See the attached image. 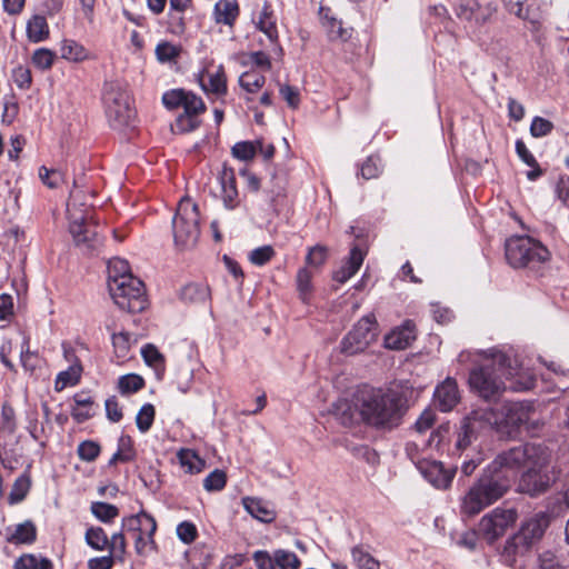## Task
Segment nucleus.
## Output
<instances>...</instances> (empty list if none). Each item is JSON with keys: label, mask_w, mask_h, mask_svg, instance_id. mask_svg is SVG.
<instances>
[{"label": "nucleus", "mask_w": 569, "mask_h": 569, "mask_svg": "<svg viewBox=\"0 0 569 569\" xmlns=\"http://www.w3.org/2000/svg\"><path fill=\"white\" fill-rule=\"evenodd\" d=\"M407 411L408 401L401 392L370 388L358 391L353 403H346L340 418L343 425L362 421L378 431L390 432L401 426Z\"/></svg>", "instance_id": "f257e3e1"}, {"label": "nucleus", "mask_w": 569, "mask_h": 569, "mask_svg": "<svg viewBox=\"0 0 569 569\" xmlns=\"http://www.w3.org/2000/svg\"><path fill=\"white\" fill-rule=\"evenodd\" d=\"M508 388L525 391L533 388V376L518 366L517 359L495 350L486 353L469 373V385L481 398L495 400Z\"/></svg>", "instance_id": "f03ea898"}, {"label": "nucleus", "mask_w": 569, "mask_h": 569, "mask_svg": "<svg viewBox=\"0 0 569 569\" xmlns=\"http://www.w3.org/2000/svg\"><path fill=\"white\" fill-rule=\"evenodd\" d=\"M492 409H476L465 416L452 433L453 443L448 448V455L465 460L461 472L470 476L481 465L486 455L482 449V439L492 429Z\"/></svg>", "instance_id": "7ed1b4c3"}, {"label": "nucleus", "mask_w": 569, "mask_h": 569, "mask_svg": "<svg viewBox=\"0 0 569 569\" xmlns=\"http://www.w3.org/2000/svg\"><path fill=\"white\" fill-rule=\"evenodd\" d=\"M549 526L550 517L542 511L522 521L519 530L506 540L500 553L502 562L516 569L522 568Z\"/></svg>", "instance_id": "20e7f679"}, {"label": "nucleus", "mask_w": 569, "mask_h": 569, "mask_svg": "<svg viewBox=\"0 0 569 569\" xmlns=\"http://www.w3.org/2000/svg\"><path fill=\"white\" fill-rule=\"evenodd\" d=\"M509 489L506 477L496 476L485 468L481 476L461 497L460 513L468 518L475 517L500 500Z\"/></svg>", "instance_id": "39448f33"}, {"label": "nucleus", "mask_w": 569, "mask_h": 569, "mask_svg": "<svg viewBox=\"0 0 569 569\" xmlns=\"http://www.w3.org/2000/svg\"><path fill=\"white\" fill-rule=\"evenodd\" d=\"M200 213L198 206L189 198L180 200L177 212L172 219L174 244L179 250L196 247L200 236Z\"/></svg>", "instance_id": "423d86ee"}, {"label": "nucleus", "mask_w": 569, "mask_h": 569, "mask_svg": "<svg viewBox=\"0 0 569 569\" xmlns=\"http://www.w3.org/2000/svg\"><path fill=\"white\" fill-rule=\"evenodd\" d=\"M549 258L547 247L530 237H512L506 241V259L512 268H535Z\"/></svg>", "instance_id": "0eeeda50"}, {"label": "nucleus", "mask_w": 569, "mask_h": 569, "mask_svg": "<svg viewBox=\"0 0 569 569\" xmlns=\"http://www.w3.org/2000/svg\"><path fill=\"white\" fill-rule=\"evenodd\" d=\"M114 303L127 312H142L148 306L143 282L134 276H122L108 281Z\"/></svg>", "instance_id": "6e6552de"}, {"label": "nucleus", "mask_w": 569, "mask_h": 569, "mask_svg": "<svg viewBox=\"0 0 569 569\" xmlns=\"http://www.w3.org/2000/svg\"><path fill=\"white\" fill-rule=\"evenodd\" d=\"M103 103L109 123L116 129L129 126L136 117L130 94L119 82L106 83Z\"/></svg>", "instance_id": "1a4fd4ad"}, {"label": "nucleus", "mask_w": 569, "mask_h": 569, "mask_svg": "<svg viewBox=\"0 0 569 569\" xmlns=\"http://www.w3.org/2000/svg\"><path fill=\"white\" fill-rule=\"evenodd\" d=\"M540 449L535 445H522L510 448L496 456V458L486 467L488 471L496 476H503L508 479L511 487L518 471L531 462L538 456Z\"/></svg>", "instance_id": "9d476101"}, {"label": "nucleus", "mask_w": 569, "mask_h": 569, "mask_svg": "<svg viewBox=\"0 0 569 569\" xmlns=\"http://www.w3.org/2000/svg\"><path fill=\"white\" fill-rule=\"evenodd\" d=\"M553 482V471L549 468L546 458L540 457L538 452V456L528 465V469L520 476L518 491L535 498L548 491Z\"/></svg>", "instance_id": "9b49d317"}, {"label": "nucleus", "mask_w": 569, "mask_h": 569, "mask_svg": "<svg viewBox=\"0 0 569 569\" xmlns=\"http://www.w3.org/2000/svg\"><path fill=\"white\" fill-rule=\"evenodd\" d=\"M531 405L527 402H506L501 406L500 416L493 411L492 428L501 437H513L519 427L527 423L532 413Z\"/></svg>", "instance_id": "f8f14e48"}, {"label": "nucleus", "mask_w": 569, "mask_h": 569, "mask_svg": "<svg viewBox=\"0 0 569 569\" xmlns=\"http://www.w3.org/2000/svg\"><path fill=\"white\" fill-rule=\"evenodd\" d=\"M377 339V321L373 315L362 317L340 343L341 352L356 355L365 351Z\"/></svg>", "instance_id": "ddd939ff"}, {"label": "nucleus", "mask_w": 569, "mask_h": 569, "mask_svg": "<svg viewBox=\"0 0 569 569\" xmlns=\"http://www.w3.org/2000/svg\"><path fill=\"white\" fill-rule=\"evenodd\" d=\"M69 212V231L77 247L82 251L92 253L98 251L103 243V239L98 231V226L88 221V217L76 216L68 204Z\"/></svg>", "instance_id": "4468645a"}, {"label": "nucleus", "mask_w": 569, "mask_h": 569, "mask_svg": "<svg viewBox=\"0 0 569 569\" xmlns=\"http://www.w3.org/2000/svg\"><path fill=\"white\" fill-rule=\"evenodd\" d=\"M517 518L518 513L513 508H495L480 519L479 533L486 541L492 543L505 535L507 529L517 521Z\"/></svg>", "instance_id": "2eb2a0df"}, {"label": "nucleus", "mask_w": 569, "mask_h": 569, "mask_svg": "<svg viewBox=\"0 0 569 569\" xmlns=\"http://www.w3.org/2000/svg\"><path fill=\"white\" fill-rule=\"evenodd\" d=\"M497 12V6L492 2L481 4L478 0H459L455 6L458 19L475 27L488 23Z\"/></svg>", "instance_id": "dca6fc26"}, {"label": "nucleus", "mask_w": 569, "mask_h": 569, "mask_svg": "<svg viewBox=\"0 0 569 569\" xmlns=\"http://www.w3.org/2000/svg\"><path fill=\"white\" fill-rule=\"evenodd\" d=\"M422 477L437 489H447L455 477L456 468L446 469L442 462L428 459L418 469Z\"/></svg>", "instance_id": "f3484780"}, {"label": "nucleus", "mask_w": 569, "mask_h": 569, "mask_svg": "<svg viewBox=\"0 0 569 569\" xmlns=\"http://www.w3.org/2000/svg\"><path fill=\"white\" fill-rule=\"evenodd\" d=\"M415 340L416 325L412 320H406L385 337V346L392 350H403Z\"/></svg>", "instance_id": "a211bd4d"}, {"label": "nucleus", "mask_w": 569, "mask_h": 569, "mask_svg": "<svg viewBox=\"0 0 569 569\" xmlns=\"http://www.w3.org/2000/svg\"><path fill=\"white\" fill-rule=\"evenodd\" d=\"M460 396L456 380L447 378L441 385L436 388L435 403L438 408L448 412L451 411L459 402Z\"/></svg>", "instance_id": "6ab92c4d"}, {"label": "nucleus", "mask_w": 569, "mask_h": 569, "mask_svg": "<svg viewBox=\"0 0 569 569\" xmlns=\"http://www.w3.org/2000/svg\"><path fill=\"white\" fill-rule=\"evenodd\" d=\"M218 180L221 186V199L223 206L229 210L234 209L238 206L239 200L233 169L224 166L219 173Z\"/></svg>", "instance_id": "aec40b11"}, {"label": "nucleus", "mask_w": 569, "mask_h": 569, "mask_svg": "<svg viewBox=\"0 0 569 569\" xmlns=\"http://www.w3.org/2000/svg\"><path fill=\"white\" fill-rule=\"evenodd\" d=\"M503 8L517 18L529 22L532 27L537 28L540 23V16L532 8L533 0H501Z\"/></svg>", "instance_id": "412c9836"}, {"label": "nucleus", "mask_w": 569, "mask_h": 569, "mask_svg": "<svg viewBox=\"0 0 569 569\" xmlns=\"http://www.w3.org/2000/svg\"><path fill=\"white\" fill-rule=\"evenodd\" d=\"M122 527L132 532L154 535L157 522L154 518L146 511H140L134 516L127 517L122 520Z\"/></svg>", "instance_id": "4be33fe9"}, {"label": "nucleus", "mask_w": 569, "mask_h": 569, "mask_svg": "<svg viewBox=\"0 0 569 569\" xmlns=\"http://www.w3.org/2000/svg\"><path fill=\"white\" fill-rule=\"evenodd\" d=\"M363 259V251L358 246L352 247L347 262L333 273V279L340 283L347 282L357 273Z\"/></svg>", "instance_id": "5701e85b"}, {"label": "nucleus", "mask_w": 569, "mask_h": 569, "mask_svg": "<svg viewBox=\"0 0 569 569\" xmlns=\"http://www.w3.org/2000/svg\"><path fill=\"white\" fill-rule=\"evenodd\" d=\"M200 81L202 89L207 92L218 96L227 92V78L222 66H219L214 71H206Z\"/></svg>", "instance_id": "b1692460"}, {"label": "nucleus", "mask_w": 569, "mask_h": 569, "mask_svg": "<svg viewBox=\"0 0 569 569\" xmlns=\"http://www.w3.org/2000/svg\"><path fill=\"white\" fill-rule=\"evenodd\" d=\"M37 539V528L31 521H24L14 527L12 531L8 529L7 541L12 545H31Z\"/></svg>", "instance_id": "393cba45"}, {"label": "nucleus", "mask_w": 569, "mask_h": 569, "mask_svg": "<svg viewBox=\"0 0 569 569\" xmlns=\"http://www.w3.org/2000/svg\"><path fill=\"white\" fill-rule=\"evenodd\" d=\"M452 433L450 425L442 423L430 433L428 440L425 441V446L437 451L448 452V448L452 447L451 441L453 442Z\"/></svg>", "instance_id": "a878e982"}, {"label": "nucleus", "mask_w": 569, "mask_h": 569, "mask_svg": "<svg viewBox=\"0 0 569 569\" xmlns=\"http://www.w3.org/2000/svg\"><path fill=\"white\" fill-rule=\"evenodd\" d=\"M60 54L62 59L77 63L91 58L89 50L73 39H63L61 41Z\"/></svg>", "instance_id": "bb28decb"}, {"label": "nucleus", "mask_w": 569, "mask_h": 569, "mask_svg": "<svg viewBox=\"0 0 569 569\" xmlns=\"http://www.w3.org/2000/svg\"><path fill=\"white\" fill-rule=\"evenodd\" d=\"M73 401L74 407L71 409V416L77 422H84L92 417L93 399L88 392L81 391L76 393Z\"/></svg>", "instance_id": "cd10ccee"}, {"label": "nucleus", "mask_w": 569, "mask_h": 569, "mask_svg": "<svg viewBox=\"0 0 569 569\" xmlns=\"http://www.w3.org/2000/svg\"><path fill=\"white\" fill-rule=\"evenodd\" d=\"M50 31L46 17L32 16L27 22V37L33 43L42 42L49 38Z\"/></svg>", "instance_id": "c85d7f7f"}, {"label": "nucleus", "mask_w": 569, "mask_h": 569, "mask_svg": "<svg viewBox=\"0 0 569 569\" xmlns=\"http://www.w3.org/2000/svg\"><path fill=\"white\" fill-rule=\"evenodd\" d=\"M243 506L253 518L262 522H271L276 518V512L258 498H244Z\"/></svg>", "instance_id": "c756f323"}, {"label": "nucleus", "mask_w": 569, "mask_h": 569, "mask_svg": "<svg viewBox=\"0 0 569 569\" xmlns=\"http://www.w3.org/2000/svg\"><path fill=\"white\" fill-rule=\"evenodd\" d=\"M214 14L218 23L232 26L239 16V6L237 1L220 0L214 6Z\"/></svg>", "instance_id": "7c9ffc66"}, {"label": "nucleus", "mask_w": 569, "mask_h": 569, "mask_svg": "<svg viewBox=\"0 0 569 569\" xmlns=\"http://www.w3.org/2000/svg\"><path fill=\"white\" fill-rule=\"evenodd\" d=\"M83 372L82 365L68 366L63 371H60L54 381V389L61 391L69 386H76L79 383Z\"/></svg>", "instance_id": "2f4dec72"}, {"label": "nucleus", "mask_w": 569, "mask_h": 569, "mask_svg": "<svg viewBox=\"0 0 569 569\" xmlns=\"http://www.w3.org/2000/svg\"><path fill=\"white\" fill-rule=\"evenodd\" d=\"M257 27L269 38L271 42H277L278 30L276 26V19L268 3H264L262 11L260 12Z\"/></svg>", "instance_id": "473e14b6"}, {"label": "nucleus", "mask_w": 569, "mask_h": 569, "mask_svg": "<svg viewBox=\"0 0 569 569\" xmlns=\"http://www.w3.org/2000/svg\"><path fill=\"white\" fill-rule=\"evenodd\" d=\"M13 567L14 569H53V563L48 558L24 553L16 560Z\"/></svg>", "instance_id": "72a5a7b5"}, {"label": "nucleus", "mask_w": 569, "mask_h": 569, "mask_svg": "<svg viewBox=\"0 0 569 569\" xmlns=\"http://www.w3.org/2000/svg\"><path fill=\"white\" fill-rule=\"evenodd\" d=\"M351 557L358 569H380L379 560L372 557L361 545L352 547Z\"/></svg>", "instance_id": "f704fd0d"}, {"label": "nucleus", "mask_w": 569, "mask_h": 569, "mask_svg": "<svg viewBox=\"0 0 569 569\" xmlns=\"http://www.w3.org/2000/svg\"><path fill=\"white\" fill-rule=\"evenodd\" d=\"M20 362L23 369L30 373L39 367L40 358L37 351L30 350V339L24 337L21 343Z\"/></svg>", "instance_id": "c9c22d12"}, {"label": "nucleus", "mask_w": 569, "mask_h": 569, "mask_svg": "<svg viewBox=\"0 0 569 569\" xmlns=\"http://www.w3.org/2000/svg\"><path fill=\"white\" fill-rule=\"evenodd\" d=\"M266 83V77L254 70L243 72L239 77V86L247 93H254L260 90Z\"/></svg>", "instance_id": "e433bc0d"}, {"label": "nucleus", "mask_w": 569, "mask_h": 569, "mask_svg": "<svg viewBox=\"0 0 569 569\" xmlns=\"http://www.w3.org/2000/svg\"><path fill=\"white\" fill-rule=\"evenodd\" d=\"M31 487V480L29 475L23 473L18 477L12 486V489L9 493L8 500L10 505H16L21 502L26 496L28 495Z\"/></svg>", "instance_id": "4c0bfd02"}, {"label": "nucleus", "mask_w": 569, "mask_h": 569, "mask_svg": "<svg viewBox=\"0 0 569 569\" xmlns=\"http://www.w3.org/2000/svg\"><path fill=\"white\" fill-rule=\"evenodd\" d=\"M425 441L426 440L421 443L418 441H409L406 443V455L417 469L422 466V462H426L429 459V455L427 453L429 448L425 446Z\"/></svg>", "instance_id": "58836bf2"}, {"label": "nucleus", "mask_w": 569, "mask_h": 569, "mask_svg": "<svg viewBox=\"0 0 569 569\" xmlns=\"http://www.w3.org/2000/svg\"><path fill=\"white\" fill-rule=\"evenodd\" d=\"M154 53L157 60L161 63L173 62L179 58L181 47L169 41H161L157 44Z\"/></svg>", "instance_id": "ea45409f"}, {"label": "nucleus", "mask_w": 569, "mask_h": 569, "mask_svg": "<svg viewBox=\"0 0 569 569\" xmlns=\"http://www.w3.org/2000/svg\"><path fill=\"white\" fill-rule=\"evenodd\" d=\"M86 542L94 550L102 551L109 545V538L101 527H90L84 535Z\"/></svg>", "instance_id": "a19ab883"}, {"label": "nucleus", "mask_w": 569, "mask_h": 569, "mask_svg": "<svg viewBox=\"0 0 569 569\" xmlns=\"http://www.w3.org/2000/svg\"><path fill=\"white\" fill-rule=\"evenodd\" d=\"M90 510L97 519L104 523L113 521L119 515V509L116 506L101 501L92 502Z\"/></svg>", "instance_id": "79ce46f5"}, {"label": "nucleus", "mask_w": 569, "mask_h": 569, "mask_svg": "<svg viewBox=\"0 0 569 569\" xmlns=\"http://www.w3.org/2000/svg\"><path fill=\"white\" fill-rule=\"evenodd\" d=\"M180 463L182 467H186L188 472L190 473H199L204 468V460H202L194 451L192 450H180L178 453Z\"/></svg>", "instance_id": "37998d69"}, {"label": "nucleus", "mask_w": 569, "mask_h": 569, "mask_svg": "<svg viewBox=\"0 0 569 569\" xmlns=\"http://www.w3.org/2000/svg\"><path fill=\"white\" fill-rule=\"evenodd\" d=\"M143 386V378L136 373L121 376L118 380V389L122 395L134 393L142 389Z\"/></svg>", "instance_id": "c03bdc74"}, {"label": "nucleus", "mask_w": 569, "mask_h": 569, "mask_svg": "<svg viewBox=\"0 0 569 569\" xmlns=\"http://www.w3.org/2000/svg\"><path fill=\"white\" fill-rule=\"evenodd\" d=\"M156 417L154 406L151 403L143 405L136 417V425L140 432L146 433L153 425Z\"/></svg>", "instance_id": "a18cd8bd"}, {"label": "nucleus", "mask_w": 569, "mask_h": 569, "mask_svg": "<svg viewBox=\"0 0 569 569\" xmlns=\"http://www.w3.org/2000/svg\"><path fill=\"white\" fill-rule=\"evenodd\" d=\"M273 555L276 566L280 569H299L301 566L300 559L292 551L278 549L274 550Z\"/></svg>", "instance_id": "49530a36"}, {"label": "nucleus", "mask_w": 569, "mask_h": 569, "mask_svg": "<svg viewBox=\"0 0 569 569\" xmlns=\"http://www.w3.org/2000/svg\"><path fill=\"white\" fill-rule=\"evenodd\" d=\"M312 274L307 268H301L297 273V289L299 291V297L303 302L309 301V297L312 291L311 284Z\"/></svg>", "instance_id": "de8ad7c7"}, {"label": "nucleus", "mask_w": 569, "mask_h": 569, "mask_svg": "<svg viewBox=\"0 0 569 569\" xmlns=\"http://www.w3.org/2000/svg\"><path fill=\"white\" fill-rule=\"evenodd\" d=\"M271 186L268 189V193L270 194V203L274 206L278 198L284 196L286 187H287V178L283 172H276L271 177Z\"/></svg>", "instance_id": "09e8293b"}, {"label": "nucleus", "mask_w": 569, "mask_h": 569, "mask_svg": "<svg viewBox=\"0 0 569 569\" xmlns=\"http://www.w3.org/2000/svg\"><path fill=\"white\" fill-rule=\"evenodd\" d=\"M208 296V288L198 283L187 284L181 291V298L190 302L204 301Z\"/></svg>", "instance_id": "8fccbe9b"}, {"label": "nucleus", "mask_w": 569, "mask_h": 569, "mask_svg": "<svg viewBox=\"0 0 569 569\" xmlns=\"http://www.w3.org/2000/svg\"><path fill=\"white\" fill-rule=\"evenodd\" d=\"M227 475L221 469H214L203 480V488L211 491H220L226 487Z\"/></svg>", "instance_id": "3c124183"}, {"label": "nucleus", "mask_w": 569, "mask_h": 569, "mask_svg": "<svg viewBox=\"0 0 569 569\" xmlns=\"http://www.w3.org/2000/svg\"><path fill=\"white\" fill-rule=\"evenodd\" d=\"M56 53L47 48L37 49L31 61L40 70H49L54 62Z\"/></svg>", "instance_id": "603ef678"}, {"label": "nucleus", "mask_w": 569, "mask_h": 569, "mask_svg": "<svg viewBox=\"0 0 569 569\" xmlns=\"http://www.w3.org/2000/svg\"><path fill=\"white\" fill-rule=\"evenodd\" d=\"M182 108L183 112L193 114L196 117L206 110V106L202 99L189 91L186 92Z\"/></svg>", "instance_id": "864d4df0"}, {"label": "nucleus", "mask_w": 569, "mask_h": 569, "mask_svg": "<svg viewBox=\"0 0 569 569\" xmlns=\"http://www.w3.org/2000/svg\"><path fill=\"white\" fill-rule=\"evenodd\" d=\"M112 345L114 353L119 359L127 358L130 350V335L128 332L113 333Z\"/></svg>", "instance_id": "5fc2aeb1"}, {"label": "nucleus", "mask_w": 569, "mask_h": 569, "mask_svg": "<svg viewBox=\"0 0 569 569\" xmlns=\"http://www.w3.org/2000/svg\"><path fill=\"white\" fill-rule=\"evenodd\" d=\"M548 511L558 517L569 509V497L567 493H557L548 500Z\"/></svg>", "instance_id": "6e6d98bb"}, {"label": "nucleus", "mask_w": 569, "mask_h": 569, "mask_svg": "<svg viewBox=\"0 0 569 569\" xmlns=\"http://www.w3.org/2000/svg\"><path fill=\"white\" fill-rule=\"evenodd\" d=\"M100 446L91 440L82 441L78 446V456L82 461H94L100 455Z\"/></svg>", "instance_id": "4d7b16f0"}, {"label": "nucleus", "mask_w": 569, "mask_h": 569, "mask_svg": "<svg viewBox=\"0 0 569 569\" xmlns=\"http://www.w3.org/2000/svg\"><path fill=\"white\" fill-rule=\"evenodd\" d=\"M257 152L256 142L241 141L232 147V156L237 159L248 161L253 159Z\"/></svg>", "instance_id": "13d9d810"}, {"label": "nucleus", "mask_w": 569, "mask_h": 569, "mask_svg": "<svg viewBox=\"0 0 569 569\" xmlns=\"http://www.w3.org/2000/svg\"><path fill=\"white\" fill-rule=\"evenodd\" d=\"M200 126L198 117L183 112L180 114L174 123V130L179 133H187Z\"/></svg>", "instance_id": "bf43d9fd"}, {"label": "nucleus", "mask_w": 569, "mask_h": 569, "mask_svg": "<svg viewBox=\"0 0 569 569\" xmlns=\"http://www.w3.org/2000/svg\"><path fill=\"white\" fill-rule=\"evenodd\" d=\"M380 172V159L376 156L368 157L360 167V174L366 180L377 178Z\"/></svg>", "instance_id": "052dcab7"}, {"label": "nucleus", "mask_w": 569, "mask_h": 569, "mask_svg": "<svg viewBox=\"0 0 569 569\" xmlns=\"http://www.w3.org/2000/svg\"><path fill=\"white\" fill-rule=\"evenodd\" d=\"M274 253L276 252L271 246H262L253 249L249 253V260L254 266H263L272 259Z\"/></svg>", "instance_id": "680f3d73"}, {"label": "nucleus", "mask_w": 569, "mask_h": 569, "mask_svg": "<svg viewBox=\"0 0 569 569\" xmlns=\"http://www.w3.org/2000/svg\"><path fill=\"white\" fill-rule=\"evenodd\" d=\"M154 535L137 533L134 538V549L138 555L147 556L156 550Z\"/></svg>", "instance_id": "e2e57ef3"}, {"label": "nucleus", "mask_w": 569, "mask_h": 569, "mask_svg": "<svg viewBox=\"0 0 569 569\" xmlns=\"http://www.w3.org/2000/svg\"><path fill=\"white\" fill-rule=\"evenodd\" d=\"M436 422V412L435 410L428 408L425 409L417 421L415 422L413 429L422 435L427 430L431 429L432 426Z\"/></svg>", "instance_id": "0e129e2a"}, {"label": "nucleus", "mask_w": 569, "mask_h": 569, "mask_svg": "<svg viewBox=\"0 0 569 569\" xmlns=\"http://www.w3.org/2000/svg\"><path fill=\"white\" fill-rule=\"evenodd\" d=\"M113 558L121 559L126 553L127 542L122 532H117L111 536L109 539V545L107 547Z\"/></svg>", "instance_id": "69168bd1"}, {"label": "nucleus", "mask_w": 569, "mask_h": 569, "mask_svg": "<svg viewBox=\"0 0 569 569\" xmlns=\"http://www.w3.org/2000/svg\"><path fill=\"white\" fill-rule=\"evenodd\" d=\"M108 274H109V280L108 281H112V280H114L117 278H120L122 276H133L130 272V268H129L128 262L126 260H122V259H114V260H111L109 262Z\"/></svg>", "instance_id": "338daca9"}, {"label": "nucleus", "mask_w": 569, "mask_h": 569, "mask_svg": "<svg viewBox=\"0 0 569 569\" xmlns=\"http://www.w3.org/2000/svg\"><path fill=\"white\" fill-rule=\"evenodd\" d=\"M552 129L553 124L551 121L541 117H535L530 126V133L535 138H541L549 134Z\"/></svg>", "instance_id": "774afa93"}]
</instances>
